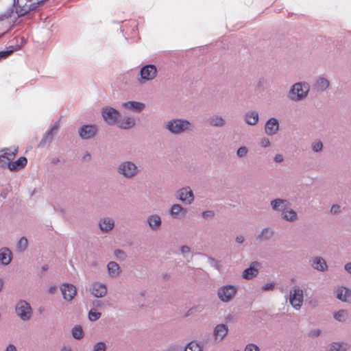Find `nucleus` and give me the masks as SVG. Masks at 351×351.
<instances>
[{"label": "nucleus", "mask_w": 351, "mask_h": 351, "mask_svg": "<svg viewBox=\"0 0 351 351\" xmlns=\"http://www.w3.org/2000/svg\"><path fill=\"white\" fill-rule=\"evenodd\" d=\"M125 108L131 110L134 112H141L145 108V104L138 101H128L123 104Z\"/></svg>", "instance_id": "29"}, {"label": "nucleus", "mask_w": 351, "mask_h": 351, "mask_svg": "<svg viewBox=\"0 0 351 351\" xmlns=\"http://www.w3.org/2000/svg\"><path fill=\"white\" fill-rule=\"evenodd\" d=\"M215 213L213 210H206L202 213V217L205 219L213 218Z\"/></svg>", "instance_id": "51"}, {"label": "nucleus", "mask_w": 351, "mask_h": 351, "mask_svg": "<svg viewBox=\"0 0 351 351\" xmlns=\"http://www.w3.org/2000/svg\"><path fill=\"white\" fill-rule=\"evenodd\" d=\"M330 213L332 215H337L341 212V206L339 204H333L330 208Z\"/></svg>", "instance_id": "45"}, {"label": "nucleus", "mask_w": 351, "mask_h": 351, "mask_svg": "<svg viewBox=\"0 0 351 351\" xmlns=\"http://www.w3.org/2000/svg\"><path fill=\"white\" fill-rule=\"evenodd\" d=\"M309 84L306 82H296L293 84L288 92V98L293 101H300L308 96Z\"/></svg>", "instance_id": "2"}, {"label": "nucleus", "mask_w": 351, "mask_h": 351, "mask_svg": "<svg viewBox=\"0 0 351 351\" xmlns=\"http://www.w3.org/2000/svg\"><path fill=\"white\" fill-rule=\"evenodd\" d=\"M59 129V123L56 122L53 125H52L44 134L43 138L41 139L39 146H44L47 143H50L53 138L54 135H56Z\"/></svg>", "instance_id": "16"}, {"label": "nucleus", "mask_w": 351, "mask_h": 351, "mask_svg": "<svg viewBox=\"0 0 351 351\" xmlns=\"http://www.w3.org/2000/svg\"><path fill=\"white\" fill-rule=\"evenodd\" d=\"M90 291L95 297L102 298L107 293V287L103 283L95 282L92 284Z\"/></svg>", "instance_id": "19"}, {"label": "nucleus", "mask_w": 351, "mask_h": 351, "mask_svg": "<svg viewBox=\"0 0 351 351\" xmlns=\"http://www.w3.org/2000/svg\"><path fill=\"white\" fill-rule=\"evenodd\" d=\"M117 173L126 179H132L140 171L137 165L132 161L124 160L117 168Z\"/></svg>", "instance_id": "4"}, {"label": "nucleus", "mask_w": 351, "mask_h": 351, "mask_svg": "<svg viewBox=\"0 0 351 351\" xmlns=\"http://www.w3.org/2000/svg\"><path fill=\"white\" fill-rule=\"evenodd\" d=\"M264 84H265V79L263 77H261V78H259L258 82L257 83V87L261 88V87L263 86Z\"/></svg>", "instance_id": "58"}, {"label": "nucleus", "mask_w": 351, "mask_h": 351, "mask_svg": "<svg viewBox=\"0 0 351 351\" xmlns=\"http://www.w3.org/2000/svg\"><path fill=\"white\" fill-rule=\"evenodd\" d=\"M5 351H17L16 350V348L14 345L13 344H10L8 345V346L6 348V350Z\"/></svg>", "instance_id": "56"}, {"label": "nucleus", "mask_w": 351, "mask_h": 351, "mask_svg": "<svg viewBox=\"0 0 351 351\" xmlns=\"http://www.w3.org/2000/svg\"><path fill=\"white\" fill-rule=\"evenodd\" d=\"M228 332L227 326L224 324H217L213 330V335L216 342L221 341Z\"/></svg>", "instance_id": "21"}, {"label": "nucleus", "mask_w": 351, "mask_h": 351, "mask_svg": "<svg viewBox=\"0 0 351 351\" xmlns=\"http://www.w3.org/2000/svg\"><path fill=\"white\" fill-rule=\"evenodd\" d=\"M276 286V283L274 282L267 283L263 287H262L261 289L263 291H272Z\"/></svg>", "instance_id": "48"}, {"label": "nucleus", "mask_w": 351, "mask_h": 351, "mask_svg": "<svg viewBox=\"0 0 351 351\" xmlns=\"http://www.w3.org/2000/svg\"><path fill=\"white\" fill-rule=\"evenodd\" d=\"M12 51V50L0 51V60L7 58Z\"/></svg>", "instance_id": "53"}, {"label": "nucleus", "mask_w": 351, "mask_h": 351, "mask_svg": "<svg viewBox=\"0 0 351 351\" xmlns=\"http://www.w3.org/2000/svg\"><path fill=\"white\" fill-rule=\"evenodd\" d=\"M165 128L173 135L191 132L194 126L192 123L185 119H172L165 123Z\"/></svg>", "instance_id": "1"}, {"label": "nucleus", "mask_w": 351, "mask_h": 351, "mask_svg": "<svg viewBox=\"0 0 351 351\" xmlns=\"http://www.w3.org/2000/svg\"><path fill=\"white\" fill-rule=\"evenodd\" d=\"M61 351H72L71 348L69 347H63Z\"/></svg>", "instance_id": "60"}, {"label": "nucleus", "mask_w": 351, "mask_h": 351, "mask_svg": "<svg viewBox=\"0 0 351 351\" xmlns=\"http://www.w3.org/2000/svg\"><path fill=\"white\" fill-rule=\"evenodd\" d=\"M27 162L26 158L20 157L14 162L10 161L8 169L12 171H18L23 168L26 165Z\"/></svg>", "instance_id": "28"}, {"label": "nucleus", "mask_w": 351, "mask_h": 351, "mask_svg": "<svg viewBox=\"0 0 351 351\" xmlns=\"http://www.w3.org/2000/svg\"><path fill=\"white\" fill-rule=\"evenodd\" d=\"M140 77L138 78V82L142 85L147 82L153 80L157 75L156 66L154 64H146L140 69Z\"/></svg>", "instance_id": "5"}, {"label": "nucleus", "mask_w": 351, "mask_h": 351, "mask_svg": "<svg viewBox=\"0 0 351 351\" xmlns=\"http://www.w3.org/2000/svg\"><path fill=\"white\" fill-rule=\"evenodd\" d=\"M237 289L232 285H226L220 287L217 291L219 298L224 302L230 301L235 295Z\"/></svg>", "instance_id": "11"}, {"label": "nucleus", "mask_w": 351, "mask_h": 351, "mask_svg": "<svg viewBox=\"0 0 351 351\" xmlns=\"http://www.w3.org/2000/svg\"><path fill=\"white\" fill-rule=\"evenodd\" d=\"M49 269V267L47 265H44L42 266V271H45Z\"/></svg>", "instance_id": "61"}, {"label": "nucleus", "mask_w": 351, "mask_h": 351, "mask_svg": "<svg viewBox=\"0 0 351 351\" xmlns=\"http://www.w3.org/2000/svg\"><path fill=\"white\" fill-rule=\"evenodd\" d=\"M175 197L186 204H191L194 200V194L189 186L183 187L178 190Z\"/></svg>", "instance_id": "12"}, {"label": "nucleus", "mask_w": 351, "mask_h": 351, "mask_svg": "<svg viewBox=\"0 0 351 351\" xmlns=\"http://www.w3.org/2000/svg\"><path fill=\"white\" fill-rule=\"evenodd\" d=\"M107 346L104 341L97 342L93 345V351H106Z\"/></svg>", "instance_id": "40"}, {"label": "nucleus", "mask_w": 351, "mask_h": 351, "mask_svg": "<svg viewBox=\"0 0 351 351\" xmlns=\"http://www.w3.org/2000/svg\"><path fill=\"white\" fill-rule=\"evenodd\" d=\"M334 318L339 322H345L348 318V312L346 310H339L333 315Z\"/></svg>", "instance_id": "36"}, {"label": "nucleus", "mask_w": 351, "mask_h": 351, "mask_svg": "<svg viewBox=\"0 0 351 351\" xmlns=\"http://www.w3.org/2000/svg\"><path fill=\"white\" fill-rule=\"evenodd\" d=\"M271 206L275 211H280L283 213L289 205L287 199L276 198L271 201Z\"/></svg>", "instance_id": "23"}, {"label": "nucleus", "mask_w": 351, "mask_h": 351, "mask_svg": "<svg viewBox=\"0 0 351 351\" xmlns=\"http://www.w3.org/2000/svg\"><path fill=\"white\" fill-rule=\"evenodd\" d=\"M247 153V148L245 146H243V156Z\"/></svg>", "instance_id": "62"}, {"label": "nucleus", "mask_w": 351, "mask_h": 351, "mask_svg": "<svg viewBox=\"0 0 351 351\" xmlns=\"http://www.w3.org/2000/svg\"><path fill=\"white\" fill-rule=\"evenodd\" d=\"M16 0H0V21L11 17L15 12Z\"/></svg>", "instance_id": "7"}, {"label": "nucleus", "mask_w": 351, "mask_h": 351, "mask_svg": "<svg viewBox=\"0 0 351 351\" xmlns=\"http://www.w3.org/2000/svg\"><path fill=\"white\" fill-rule=\"evenodd\" d=\"M273 230L267 228L263 230L261 233L258 236V239L261 240H268L273 236Z\"/></svg>", "instance_id": "37"}, {"label": "nucleus", "mask_w": 351, "mask_h": 351, "mask_svg": "<svg viewBox=\"0 0 351 351\" xmlns=\"http://www.w3.org/2000/svg\"><path fill=\"white\" fill-rule=\"evenodd\" d=\"M303 291L297 286L293 287L289 292V302L296 310H299L303 303Z\"/></svg>", "instance_id": "8"}, {"label": "nucleus", "mask_w": 351, "mask_h": 351, "mask_svg": "<svg viewBox=\"0 0 351 351\" xmlns=\"http://www.w3.org/2000/svg\"><path fill=\"white\" fill-rule=\"evenodd\" d=\"M261 145L263 147H267L270 145V141L268 138H263L261 140Z\"/></svg>", "instance_id": "52"}, {"label": "nucleus", "mask_w": 351, "mask_h": 351, "mask_svg": "<svg viewBox=\"0 0 351 351\" xmlns=\"http://www.w3.org/2000/svg\"><path fill=\"white\" fill-rule=\"evenodd\" d=\"M208 123L214 127H222L225 125V120L221 116L213 115L208 119Z\"/></svg>", "instance_id": "33"}, {"label": "nucleus", "mask_w": 351, "mask_h": 351, "mask_svg": "<svg viewBox=\"0 0 351 351\" xmlns=\"http://www.w3.org/2000/svg\"><path fill=\"white\" fill-rule=\"evenodd\" d=\"M261 267V263L258 261L252 262L250 267L243 271V278L246 280L254 278L258 274Z\"/></svg>", "instance_id": "14"}, {"label": "nucleus", "mask_w": 351, "mask_h": 351, "mask_svg": "<svg viewBox=\"0 0 351 351\" xmlns=\"http://www.w3.org/2000/svg\"><path fill=\"white\" fill-rule=\"evenodd\" d=\"M311 266L319 271H326L328 270L326 261L322 256H314L309 261Z\"/></svg>", "instance_id": "17"}, {"label": "nucleus", "mask_w": 351, "mask_h": 351, "mask_svg": "<svg viewBox=\"0 0 351 351\" xmlns=\"http://www.w3.org/2000/svg\"><path fill=\"white\" fill-rule=\"evenodd\" d=\"M346 344L343 343L333 342L330 345L328 351H346Z\"/></svg>", "instance_id": "35"}, {"label": "nucleus", "mask_w": 351, "mask_h": 351, "mask_svg": "<svg viewBox=\"0 0 351 351\" xmlns=\"http://www.w3.org/2000/svg\"><path fill=\"white\" fill-rule=\"evenodd\" d=\"M311 149L315 152H319L323 149V143L321 141H314L311 144Z\"/></svg>", "instance_id": "41"}, {"label": "nucleus", "mask_w": 351, "mask_h": 351, "mask_svg": "<svg viewBox=\"0 0 351 351\" xmlns=\"http://www.w3.org/2000/svg\"><path fill=\"white\" fill-rule=\"evenodd\" d=\"M27 246V239L25 237H21L18 243V248L20 251H24Z\"/></svg>", "instance_id": "42"}, {"label": "nucleus", "mask_w": 351, "mask_h": 351, "mask_svg": "<svg viewBox=\"0 0 351 351\" xmlns=\"http://www.w3.org/2000/svg\"><path fill=\"white\" fill-rule=\"evenodd\" d=\"M114 255L115 256V257L117 259H119L120 261H123L126 258V254H125V252L123 250H119V249L114 250Z\"/></svg>", "instance_id": "43"}, {"label": "nucleus", "mask_w": 351, "mask_h": 351, "mask_svg": "<svg viewBox=\"0 0 351 351\" xmlns=\"http://www.w3.org/2000/svg\"><path fill=\"white\" fill-rule=\"evenodd\" d=\"M147 223L149 228L154 232L158 231L162 225L161 217L157 214H152L147 217Z\"/></svg>", "instance_id": "20"}, {"label": "nucleus", "mask_w": 351, "mask_h": 351, "mask_svg": "<svg viewBox=\"0 0 351 351\" xmlns=\"http://www.w3.org/2000/svg\"><path fill=\"white\" fill-rule=\"evenodd\" d=\"M108 274L111 277H117L120 274L119 265L114 261H110L107 265Z\"/></svg>", "instance_id": "32"}, {"label": "nucleus", "mask_w": 351, "mask_h": 351, "mask_svg": "<svg viewBox=\"0 0 351 351\" xmlns=\"http://www.w3.org/2000/svg\"><path fill=\"white\" fill-rule=\"evenodd\" d=\"M17 152V148H5L2 149L0 154V167L8 169L10 161L15 158Z\"/></svg>", "instance_id": "9"}, {"label": "nucleus", "mask_w": 351, "mask_h": 351, "mask_svg": "<svg viewBox=\"0 0 351 351\" xmlns=\"http://www.w3.org/2000/svg\"><path fill=\"white\" fill-rule=\"evenodd\" d=\"M63 298L66 301H71L77 293L76 287L69 283H64L60 287Z\"/></svg>", "instance_id": "15"}, {"label": "nucleus", "mask_w": 351, "mask_h": 351, "mask_svg": "<svg viewBox=\"0 0 351 351\" xmlns=\"http://www.w3.org/2000/svg\"><path fill=\"white\" fill-rule=\"evenodd\" d=\"M281 217L287 221L293 222L298 219V215L294 210L288 208L281 213Z\"/></svg>", "instance_id": "31"}, {"label": "nucleus", "mask_w": 351, "mask_h": 351, "mask_svg": "<svg viewBox=\"0 0 351 351\" xmlns=\"http://www.w3.org/2000/svg\"><path fill=\"white\" fill-rule=\"evenodd\" d=\"M99 226L102 232H108L113 229L114 221L111 217H104L100 219Z\"/></svg>", "instance_id": "24"}, {"label": "nucleus", "mask_w": 351, "mask_h": 351, "mask_svg": "<svg viewBox=\"0 0 351 351\" xmlns=\"http://www.w3.org/2000/svg\"><path fill=\"white\" fill-rule=\"evenodd\" d=\"M101 313L95 309H91L88 313V318L90 321L95 322L100 318Z\"/></svg>", "instance_id": "38"}, {"label": "nucleus", "mask_w": 351, "mask_h": 351, "mask_svg": "<svg viewBox=\"0 0 351 351\" xmlns=\"http://www.w3.org/2000/svg\"><path fill=\"white\" fill-rule=\"evenodd\" d=\"M208 261H209L210 265L212 267H215L216 269H217L219 271L220 270L221 267L220 261H219L212 257H208Z\"/></svg>", "instance_id": "44"}, {"label": "nucleus", "mask_w": 351, "mask_h": 351, "mask_svg": "<svg viewBox=\"0 0 351 351\" xmlns=\"http://www.w3.org/2000/svg\"><path fill=\"white\" fill-rule=\"evenodd\" d=\"M236 241L239 243H241V237H237V239H236Z\"/></svg>", "instance_id": "64"}, {"label": "nucleus", "mask_w": 351, "mask_h": 351, "mask_svg": "<svg viewBox=\"0 0 351 351\" xmlns=\"http://www.w3.org/2000/svg\"><path fill=\"white\" fill-rule=\"evenodd\" d=\"M187 213V209L178 204H173L169 209L170 215L174 219H180Z\"/></svg>", "instance_id": "22"}, {"label": "nucleus", "mask_w": 351, "mask_h": 351, "mask_svg": "<svg viewBox=\"0 0 351 351\" xmlns=\"http://www.w3.org/2000/svg\"><path fill=\"white\" fill-rule=\"evenodd\" d=\"M279 130V122L276 118L269 119L265 125V132L269 136L276 134Z\"/></svg>", "instance_id": "18"}, {"label": "nucleus", "mask_w": 351, "mask_h": 351, "mask_svg": "<svg viewBox=\"0 0 351 351\" xmlns=\"http://www.w3.org/2000/svg\"><path fill=\"white\" fill-rule=\"evenodd\" d=\"M330 86V82L324 77H319L316 80L313 88L317 92H324Z\"/></svg>", "instance_id": "25"}, {"label": "nucleus", "mask_w": 351, "mask_h": 351, "mask_svg": "<svg viewBox=\"0 0 351 351\" xmlns=\"http://www.w3.org/2000/svg\"><path fill=\"white\" fill-rule=\"evenodd\" d=\"M184 351H202L201 347L195 342L189 343Z\"/></svg>", "instance_id": "39"}, {"label": "nucleus", "mask_w": 351, "mask_h": 351, "mask_svg": "<svg viewBox=\"0 0 351 351\" xmlns=\"http://www.w3.org/2000/svg\"><path fill=\"white\" fill-rule=\"evenodd\" d=\"M72 336L77 340L81 339L84 337V332L81 326L77 325L73 328Z\"/></svg>", "instance_id": "34"}, {"label": "nucleus", "mask_w": 351, "mask_h": 351, "mask_svg": "<svg viewBox=\"0 0 351 351\" xmlns=\"http://www.w3.org/2000/svg\"><path fill=\"white\" fill-rule=\"evenodd\" d=\"M237 155L239 157H241V154H242V152H241V147H239L238 149H237Z\"/></svg>", "instance_id": "63"}, {"label": "nucleus", "mask_w": 351, "mask_h": 351, "mask_svg": "<svg viewBox=\"0 0 351 351\" xmlns=\"http://www.w3.org/2000/svg\"><path fill=\"white\" fill-rule=\"evenodd\" d=\"M244 351H260V349L256 345L249 343L245 346Z\"/></svg>", "instance_id": "49"}, {"label": "nucleus", "mask_w": 351, "mask_h": 351, "mask_svg": "<svg viewBox=\"0 0 351 351\" xmlns=\"http://www.w3.org/2000/svg\"><path fill=\"white\" fill-rule=\"evenodd\" d=\"M274 161L276 162H281L283 161V156L281 154H276L274 157Z\"/></svg>", "instance_id": "55"}, {"label": "nucleus", "mask_w": 351, "mask_h": 351, "mask_svg": "<svg viewBox=\"0 0 351 351\" xmlns=\"http://www.w3.org/2000/svg\"><path fill=\"white\" fill-rule=\"evenodd\" d=\"M321 334L322 330L320 329H313L309 331L308 336L311 338H315L319 337Z\"/></svg>", "instance_id": "46"}, {"label": "nucleus", "mask_w": 351, "mask_h": 351, "mask_svg": "<svg viewBox=\"0 0 351 351\" xmlns=\"http://www.w3.org/2000/svg\"><path fill=\"white\" fill-rule=\"evenodd\" d=\"M101 115L106 123L113 125L117 121L120 114L115 108L106 106L101 109Z\"/></svg>", "instance_id": "10"}, {"label": "nucleus", "mask_w": 351, "mask_h": 351, "mask_svg": "<svg viewBox=\"0 0 351 351\" xmlns=\"http://www.w3.org/2000/svg\"><path fill=\"white\" fill-rule=\"evenodd\" d=\"M180 252L184 257H186V254L191 252V248L187 245H182L180 247Z\"/></svg>", "instance_id": "50"}, {"label": "nucleus", "mask_w": 351, "mask_h": 351, "mask_svg": "<svg viewBox=\"0 0 351 351\" xmlns=\"http://www.w3.org/2000/svg\"><path fill=\"white\" fill-rule=\"evenodd\" d=\"M344 269L347 272L351 274V262L346 263L344 266Z\"/></svg>", "instance_id": "57"}, {"label": "nucleus", "mask_w": 351, "mask_h": 351, "mask_svg": "<svg viewBox=\"0 0 351 351\" xmlns=\"http://www.w3.org/2000/svg\"><path fill=\"white\" fill-rule=\"evenodd\" d=\"M97 130V127L95 125H84L79 128L78 132L81 138L88 140L93 138Z\"/></svg>", "instance_id": "13"}, {"label": "nucleus", "mask_w": 351, "mask_h": 351, "mask_svg": "<svg viewBox=\"0 0 351 351\" xmlns=\"http://www.w3.org/2000/svg\"><path fill=\"white\" fill-rule=\"evenodd\" d=\"M15 311L16 315L23 321H27L31 318L32 309L25 300H19L16 304Z\"/></svg>", "instance_id": "6"}, {"label": "nucleus", "mask_w": 351, "mask_h": 351, "mask_svg": "<svg viewBox=\"0 0 351 351\" xmlns=\"http://www.w3.org/2000/svg\"><path fill=\"white\" fill-rule=\"evenodd\" d=\"M344 291H345V287H343L341 289H339L337 290V298L343 302H346Z\"/></svg>", "instance_id": "47"}, {"label": "nucleus", "mask_w": 351, "mask_h": 351, "mask_svg": "<svg viewBox=\"0 0 351 351\" xmlns=\"http://www.w3.org/2000/svg\"><path fill=\"white\" fill-rule=\"evenodd\" d=\"M245 121L250 125H255L259 119L258 112L256 110L247 111L245 114Z\"/></svg>", "instance_id": "27"}, {"label": "nucleus", "mask_w": 351, "mask_h": 351, "mask_svg": "<svg viewBox=\"0 0 351 351\" xmlns=\"http://www.w3.org/2000/svg\"><path fill=\"white\" fill-rule=\"evenodd\" d=\"M47 0H16L15 13L18 17L26 15Z\"/></svg>", "instance_id": "3"}, {"label": "nucleus", "mask_w": 351, "mask_h": 351, "mask_svg": "<svg viewBox=\"0 0 351 351\" xmlns=\"http://www.w3.org/2000/svg\"><path fill=\"white\" fill-rule=\"evenodd\" d=\"M56 291H57V287L54 285V286H51L49 287L48 292L50 294H54Z\"/></svg>", "instance_id": "59"}, {"label": "nucleus", "mask_w": 351, "mask_h": 351, "mask_svg": "<svg viewBox=\"0 0 351 351\" xmlns=\"http://www.w3.org/2000/svg\"><path fill=\"white\" fill-rule=\"evenodd\" d=\"M12 254L8 247L0 249V264L8 265L12 261Z\"/></svg>", "instance_id": "26"}, {"label": "nucleus", "mask_w": 351, "mask_h": 351, "mask_svg": "<svg viewBox=\"0 0 351 351\" xmlns=\"http://www.w3.org/2000/svg\"><path fill=\"white\" fill-rule=\"evenodd\" d=\"M344 295L346 297V302L351 299V290L345 287Z\"/></svg>", "instance_id": "54"}, {"label": "nucleus", "mask_w": 351, "mask_h": 351, "mask_svg": "<svg viewBox=\"0 0 351 351\" xmlns=\"http://www.w3.org/2000/svg\"><path fill=\"white\" fill-rule=\"evenodd\" d=\"M135 125V119L132 117H126L118 121V125L122 129H130Z\"/></svg>", "instance_id": "30"}]
</instances>
